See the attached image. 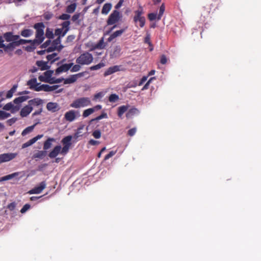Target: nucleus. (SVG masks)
I'll return each mask as SVG.
<instances>
[{
	"label": "nucleus",
	"mask_w": 261,
	"mask_h": 261,
	"mask_svg": "<svg viewBox=\"0 0 261 261\" xmlns=\"http://www.w3.org/2000/svg\"><path fill=\"white\" fill-rule=\"evenodd\" d=\"M46 109L48 111L55 113L60 110V107L56 102H49L46 105Z\"/></svg>",
	"instance_id": "16"
},
{
	"label": "nucleus",
	"mask_w": 261,
	"mask_h": 261,
	"mask_svg": "<svg viewBox=\"0 0 261 261\" xmlns=\"http://www.w3.org/2000/svg\"><path fill=\"white\" fill-rule=\"evenodd\" d=\"M76 115H79V111L70 110L65 114L64 118L67 121L72 122L76 118Z\"/></svg>",
	"instance_id": "12"
},
{
	"label": "nucleus",
	"mask_w": 261,
	"mask_h": 261,
	"mask_svg": "<svg viewBox=\"0 0 261 261\" xmlns=\"http://www.w3.org/2000/svg\"><path fill=\"white\" fill-rule=\"evenodd\" d=\"M136 132V128H133L130 129L127 133L128 135L129 136H133Z\"/></svg>",
	"instance_id": "63"
},
{
	"label": "nucleus",
	"mask_w": 261,
	"mask_h": 261,
	"mask_svg": "<svg viewBox=\"0 0 261 261\" xmlns=\"http://www.w3.org/2000/svg\"><path fill=\"white\" fill-rule=\"evenodd\" d=\"M148 18L150 21H153L156 18H158V15L154 13H151L148 14Z\"/></svg>",
	"instance_id": "51"
},
{
	"label": "nucleus",
	"mask_w": 261,
	"mask_h": 261,
	"mask_svg": "<svg viewBox=\"0 0 261 261\" xmlns=\"http://www.w3.org/2000/svg\"><path fill=\"white\" fill-rule=\"evenodd\" d=\"M18 175V173H14L11 174L6 175L0 178V182L5 180H8L13 178Z\"/></svg>",
	"instance_id": "36"
},
{
	"label": "nucleus",
	"mask_w": 261,
	"mask_h": 261,
	"mask_svg": "<svg viewBox=\"0 0 261 261\" xmlns=\"http://www.w3.org/2000/svg\"><path fill=\"white\" fill-rule=\"evenodd\" d=\"M46 155V151L45 150L38 151L33 155L34 159H43Z\"/></svg>",
	"instance_id": "30"
},
{
	"label": "nucleus",
	"mask_w": 261,
	"mask_h": 261,
	"mask_svg": "<svg viewBox=\"0 0 261 261\" xmlns=\"http://www.w3.org/2000/svg\"><path fill=\"white\" fill-rule=\"evenodd\" d=\"M112 9V4L111 3H106L103 6L101 13L107 14Z\"/></svg>",
	"instance_id": "31"
},
{
	"label": "nucleus",
	"mask_w": 261,
	"mask_h": 261,
	"mask_svg": "<svg viewBox=\"0 0 261 261\" xmlns=\"http://www.w3.org/2000/svg\"><path fill=\"white\" fill-rule=\"evenodd\" d=\"M91 105V100L89 97H81L74 100L70 105L72 108L78 109Z\"/></svg>",
	"instance_id": "6"
},
{
	"label": "nucleus",
	"mask_w": 261,
	"mask_h": 261,
	"mask_svg": "<svg viewBox=\"0 0 261 261\" xmlns=\"http://www.w3.org/2000/svg\"><path fill=\"white\" fill-rule=\"evenodd\" d=\"M43 137V135H38L37 136L34 137L28 142H25L22 145V148H25L29 147L34 143H35L38 140L41 139Z\"/></svg>",
	"instance_id": "23"
},
{
	"label": "nucleus",
	"mask_w": 261,
	"mask_h": 261,
	"mask_svg": "<svg viewBox=\"0 0 261 261\" xmlns=\"http://www.w3.org/2000/svg\"><path fill=\"white\" fill-rule=\"evenodd\" d=\"M61 146L60 145L56 146L52 151H51L48 156L50 158L53 159L56 157L60 153H61Z\"/></svg>",
	"instance_id": "22"
},
{
	"label": "nucleus",
	"mask_w": 261,
	"mask_h": 261,
	"mask_svg": "<svg viewBox=\"0 0 261 261\" xmlns=\"http://www.w3.org/2000/svg\"><path fill=\"white\" fill-rule=\"evenodd\" d=\"M46 187V182L43 181L40 183L39 186L36 187L29 191L30 194H40Z\"/></svg>",
	"instance_id": "11"
},
{
	"label": "nucleus",
	"mask_w": 261,
	"mask_h": 261,
	"mask_svg": "<svg viewBox=\"0 0 261 261\" xmlns=\"http://www.w3.org/2000/svg\"><path fill=\"white\" fill-rule=\"evenodd\" d=\"M50 43H51V41L49 39V40H46L44 43H43L41 45V47L42 48H46L50 44Z\"/></svg>",
	"instance_id": "62"
},
{
	"label": "nucleus",
	"mask_w": 261,
	"mask_h": 261,
	"mask_svg": "<svg viewBox=\"0 0 261 261\" xmlns=\"http://www.w3.org/2000/svg\"><path fill=\"white\" fill-rule=\"evenodd\" d=\"M70 146L64 145L63 147L61 149V153L62 154H66L69 151Z\"/></svg>",
	"instance_id": "55"
},
{
	"label": "nucleus",
	"mask_w": 261,
	"mask_h": 261,
	"mask_svg": "<svg viewBox=\"0 0 261 261\" xmlns=\"http://www.w3.org/2000/svg\"><path fill=\"white\" fill-rule=\"evenodd\" d=\"M125 31V29H121L120 30H117L112 34L110 37L108 38V42H111L115 38L121 36Z\"/></svg>",
	"instance_id": "21"
},
{
	"label": "nucleus",
	"mask_w": 261,
	"mask_h": 261,
	"mask_svg": "<svg viewBox=\"0 0 261 261\" xmlns=\"http://www.w3.org/2000/svg\"><path fill=\"white\" fill-rule=\"evenodd\" d=\"M76 7V5L75 3L71 4L68 6L66 8V12L69 13H73Z\"/></svg>",
	"instance_id": "40"
},
{
	"label": "nucleus",
	"mask_w": 261,
	"mask_h": 261,
	"mask_svg": "<svg viewBox=\"0 0 261 261\" xmlns=\"http://www.w3.org/2000/svg\"><path fill=\"white\" fill-rule=\"evenodd\" d=\"M70 17V16L67 14H62L59 17V19L64 20H67L69 19Z\"/></svg>",
	"instance_id": "58"
},
{
	"label": "nucleus",
	"mask_w": 261,
	"mask_h": 261,
	"mask_svg": "<svg viewBox=\"0 0 261 261\" xmlns=\"http://www.w3.org/2000/svg\"><path fill=\"white\" fill-rule=\"evenodd\" d=\"M122 17V15L120 12L117 10H115L109 15L107 21V24L108 25L115 24L120 20Z\"/></svg>",
	"instance_id": "7"
},
{
	"label": "nucleus",
	"mask_w": 261,
	"mask_h": 261,
	"mask_svg": "<svg viewBox=\"0 0 261 261\" xmlns=\"http://www.w3.org/2000/svg\"><path fill=\"white\" fill-rule=\"evenodd\" d=\"M59 86V85L49 86L48 85L42 84L41 85V87L39 89L45 92H50L58 89Z\"/></svg>",
	"instance_id": "19"
},
{
	"label": "nucleus",
	"mask_w": 261,
	"mask_h": 261,
	"mask_svg": "<svg viewBox=\"0 0 261 261\" xmlns=\"http://www.w3.org/2000/svg\"><path fill=\"white\" fill-rule=\"evenodd\" d=\"M20 34L21 36L23 37H29L33 35V31L31 29H23L21 31Z\"/></svg>",
	"instance_id": "25"
},
{
	"label": "nucleus",
	"mask_w": 261,
	"mask_h": 261,
	"mask_svg": "<svg viewBox=\"0 0 261 261\" xmlns=\"http://www.w3.org/2000/svg\"><path fill=\"white\" fill-rule=\"evenodd\" d=\"M165 6L164 4H162L160 8L159 13L158 14V20H160L165 12Z\"/></svg>",
	"instance_id": "42"
},
{
	"label": "nucleus",
	"mask_w": 261,
	"mask_h": 261,
	"mask_svg": "<svg viewBox=\"0 0 261 261\" xmlns=\"http://www.w3.org/2000/svg\"><path fill=\"white\" fill-rule=\"evenodd\" d=\"M18 175V173H14L11 174L6 175L0 178V182L5 180H8L13 178Z\"/></svg>",
	"instance_id": "37"
},
{
	"label": "nucleus",
	"mask_w": 261,
	"mask_h": 261,
	"mask_svg": "<svg viewBox=\"0 0 261 261\" xmlns=\"http://www.w3.org/2000/svg\"><path fill=\"white\" fill-rule=\"evenodd\" d=\"M121 65H114L113 66L110 67L108 68L103 73L104 76H107L111 75L115 72L121 70Z\"/></svg>",
	"instance_id": "14"
},
{
	"label": "nucleus",
	"mask_w": 261,
	"mask_h": 261,
	"mask_svg": "<svg viewBox=\"0 0 261 261\" xmlns=\"http://www.w3.org/2000/svg\"><path fill=\"white\" fill-rule=\"evenodd\" d=\"M56 141L54 138H48L44 143L43 149L44 150H47L50 148L51 146V143Z\"/></svg>",
	"instance_id": "26"
},
{
	"label": "nucleus",
	"mask_w": 261,
	"mask_h": 261,
	"mask_svg": "<svg viewBox=\"0 0 261 261\" xmlns=\"http://www.w3.org/2000/svg\"><path fill=\"white\" fill-rule=\"evenodd\" d=\"M144 43L148 44L149 46L151 47L150 48V51L153 50V46L150 41V35L149 33H147L144 38Z\"/></svg>",
	"instance_id": "39"
},
{
	"label": "nucleus",
	"mask_w": 261,
	"mask_h": 261,
	"mask_svg": "<svg viewBox=\"0 0 261 261\" xmlns=\"http://www.w3.org/2000/svg\"><path fill=\"white\" fill-rule=\"evenodd\" d=\"M53 16V14L51 12H47L44 13L43 17L46 20H50Z\"/></svg>",
	"instance_id": "48"
},
{
	"label": "nucleus",
	"mask_w": 261,
	"mask_h": 261,
	"mask_svg": "<svg viewBox=\"0 0 261 261\" xmlns=\"http://www.w3.org/2000/svg\"><path fill=\"white\" fill-rule=\"evenodd\" d=\"M36 125V124H34L33 125H31V126H28L27 127V128H25L21 133V135L22 136H25L26 135H27L28 134L32 132L35 126Z\"/></svg>",
	"instance_id": "35"
},
{
	"label": "nucleus",
	"mask_w": 261,
	"mask_h": 261,
	"mask_svg": "<svg viewBox=\"0 0 261 261\" xmlns=\"http://www.w3.org/2000/svg\"><path fill=\"white\" fill-rule=\"evenodd\" d=\"M134 15L133 16V21L135 26L140 28H143L146 23V18L144 16V11L142 6L139 5L137 10L134 11Z\"/></svg>",
	"instance_id": "2"
},
{
	"label": "nucleus",
	"mask_w": 261,
	"mask_h": 261,
	"mask_svg": "<svg viewBox=\"0 0 261 261\" xmlns=\"http://www.w3.org/2000/svg\"><path fill=\"white\" fill-rule=\"evenodd\" d=\"M3 109L6 111H9L12 109V112H14L15 110H17L18 108H16V107H14L12 102H9L4 106Z\"/></svg>",
	"instance_id": "32"
},
{
	"label": "nucleus",
	"mask_w": 261,
	"mask_h": 261,
	"mask_svg": "<svg viewBox=\"0 0 261 261\" xmlns=\"http://www.w3.org/2000/svg\"><path fill=\"white\" fill-rule=\"evenodd\" d=\"M107 46V43L104 42V38L102 37L99 41L94 45L90 49V50H93L96 49H104Z\"/></svg>",
	"instance_id": "18"
},
{
	"label": "nucleus",
	"mask_w": 261,
	"mask_h": 261,
	"mask_svg": "<svg viewBox=\"0 0 261 261\" xmlns=\"http://www.w3.org/2000/svg\"><path fill=\"white\" fill-rule=\"evenodd\" d=\"M155 80V77H151L147 82V83L145 84V85L143 86V87L142 88V90H146L147 89H148V87H149V85L150 84V83H151V82L152 81V80Z\"/></svg>",
	"instance_id": "52"
},
{
	"label": "nucleus",
	"mask_w": 261,
	"mask_h": 261,
	"mask_svg": "<svg viewBox=\"0 0 261 261\" xmlns=\"http://www.w3.org/2000/svg\"><path fill=\"white\" fill-rule=\"evenodd\" d=\"M64 79L63 78L56 79V77H53V80L51 81L50 84L60 83L64 81Z\"/></svg>",
	"instance_id": "57"
},
{
	"label": "nucleus",
	"mask_w": 261,
	"mask_h": 261,
	"mask_svg": "<svg viewBox=\"0 0 261 261\" xmlns=\"http://www.w3.org/2000/svg\"><path fill=\"white\" fill-rule=\"evenodd\" d=\"M17 203L16 202H12L9 203L7 206V208L9 209L10 211H14L16 207Z\"/></svg>",
	"instance_id": "49"
},
{
	"label": "nucleus",
	"mask_w": 261,
	"mask_h": 261,
	"mask_svg": "<svg viewBox=\"0 0 261 261\" xmlns=\"http://www.w3.org/2000/svg\"><path fill=\"white\" fill-rule=\"evenodd\" d=\"M44 35L45 37L49 39H53L54 37L53 29L47 28L46 30L45 34Z\"/></svg>",
	"instance_id": "38"
},
{
	"label": "nucleus",
	"mask_w": 261,
	"mask_h": 261,
	"mask_svg": "<svg viewBox=\"0 0 261 261\" xmlns=\"http://www.w3.org/2000/svg\"><path fill=\"white\" fill-rule=\"evenodd\" d=\"M73 63H72L62 65L61 66H59V67H58L56 69V70L55 71L56 74L58 75L61 72L67 71L68 70H69L71 68V67L73 66Z\"/></svg>",
	"instance_id": "15"
},
{
	"label": "nucleus",
	"mask_w": 261,
	"mask_h": 261,
	"mask_svg": "<svg viewBox=\"0 0 261 261\" xmlns=\"http://www.w3.org/2000/svg\"><path fill=\"white\" fill-rule=\"evenodd\" d=\"M93 60V57L91 54L87 51H85L82 54L76 59V63L81 65H89Z\"/></svg>",
	"instance_id": "5"
},
{
	"label": "nucleus",
	"mask_w": 261,
	"mask_h": 261,
	"mask_svg": "<svg viewBox=\"0 0 261 261\" xmlns=\"http://www.w3.org/2000/svg\"><path fill=\"white\" fill-rule=\"evenodd\" d=\"M32 110V107L29 105L25 106L21 110L20 115L22 117H27Z\"/></svg>",
	"instance_id": "20"
},
{
	"label": "nucleus",
	"mask_w": 261,
	"mask_h": 261,
	"mask_svg": "<svg viewBox=\"0 0 261 261\" xmlns=\"http://www.w3.org/2000/svg\"><path fill=\"white\" fill-rule=\"evenodd\" d=\"M27 85L29 87L30 89L35 91L39 92L42 91V90L39 89L41 87V85H40V83H37V79L35 77L29 80L27 83Z\"/></svg>",
	"instance_id": "9"
},
{
	"label": "nucleus",
	"mask_w": 261,
	"mask_h": 261,
	"mask_svg": "<svg viewBox=\"0 0 261 261\" xmlns=\"http://www.w3.org/2000/svg\"><path fill=\"white\" fill-rule=\"evenodd\" d=\"M63 32V29L58 28V29H57L55 30V35L56 36H58V37H60V38H61V37H62V35Z\"/></svg>",
	"instance_id": "56"
},
{
	"label": "nucleus",
	"mask_w": 261,
	"mask_h": 261,
	"mask_svg": "<svg viewBox=\"0 0 261 261\" xmlns=\"http://www.w3.org/2000/svg\"><path fill=\"white\" fill-rule=\"evenodd\" d=\"M116 153V151H110L108 154H107L105 157V159L104 160H108L109 159H110V158L112 157L113 155H114L115 154V153Z\"/></svg>",
	"instance_id": "60"
},
{
	"label": "nucleus",
	"mask_w": 261,
	"mask_h": 261,
	"mask_svg": "<svg viewBox=\"0 0 261 261\" xmlns=\"http://www.w3.org/2000/svg\"><path fill=\"white\" fill-rule=\"evenodd\" d=\"M57 56V54L56 53H53L51 55H49L46 57V58L48 61H52V62H54L55 61L58 60L59 59V58H55Z\"/></svg>",
	"instance_id": "47"
},
{
	"label": "nucleus",
	"mask_w": 261,
	"mask_h": 261,
	"mask_svg": "<svg viewBox=\"0 0 261 261\" xmlns=\"http://www.w3.org/2000/svg\"><path fill=\"white\" fill-rule=\"evenodd\" d=\"M72 139V136L71 135H69L65 137L61 141L63 145L71 146V140Z\"/></svg>",
	"instance_id": "28"
},
{
	"label": "nucleus",
	"mask_w": 261,
	"mask_h": 261,
	"mask_svg": "<svg viewBox=\"0 0 261 261\" xmlns=\"http://www.w3.org/2000/svg\"><path fill=\"white\" fill-rule=\"evenodd\" d=\"M13 40L17 42V44L15 45V48L21 45H23L26 43H30V45H28L25 47V50L27 51H32L36 48V46H38L41 43H35L33 41V40H26L21 39L19 35H17L16 36L14 37Z\"/></svg>",
	"instance_id": "4"
},
{
	"label": "nucleus",
	"mask_w": 261,
	"mask_h": 261,
	"mask_svg": "<svg viewBox=\"0 0 261 261\" xmlns=\"http://www.w3.org/2000/svg\"><path fill=\"white\" fill-rule=\"evenodd\" d=\"M17 120V118H12L10 119H8L7 121V123L9 125L11 126L12 124H13L14 123H15V122Z\"/></svg>",
	"instance_id": "61"
},
{
	"label": "nucleus",
	"mask_w": 261,
	"mask_h": 261,
	"mask_svg": "<svg viewBox=\"0 0 261 261\" xmlns=\"http://www.w3.org/2000/svg\"><path fill=\"white\" fill-rule=\"evenodd\" d=\"M36 65L40 68L41 70H47L49 68V66L47 65V62L43 61H37Z\"/></svg>",
	"instance_id": "27"
},
{
	"label": "nucleus",
	"mask_w": 261,
	"mask_h": 261,
	"mask_svg": "<svg viewBox=\"0 0 261 261\" xmlns=\"http://www.w3.org/2000/svg\"><path fill=\"white\" fill-rule=\"evenodd\" d=\"M16 35L12 32H7L4 33L3 36H0V48H3L5 53L10 57L13 55L15 45L17 44V42L13 40L14 37Z\"/></svg>",
	"instance_id": "1"
},
{
	"label": "nucleus",
	"mask_w": 261,
	"mask_h": 261,
	"mask_svg": "<svg viewBox=\"0 0 261 261\" xmlns=\"http://www.w3.org/2000/svg\"><path fill=\"white\" fill-rule=\"evenodd\" d=\"M105 66V64L103 62H100L99 64L92 66L90 67V69L91 71L96 70L100 69L101 68L104 67Z\"/></svg>",
	"instance_id": "41"
},
{
	"label": "nucleus",
	"mask_w": 261,
	"mask_h": 261,
	"mask_svg": "<svg viewBox=\"0 0 261 261\" xmlns=\"http://www.w3.org/2000/svg\"><path fill=\"white\" fill-rule=\"evenodd\" d=\"M53 73V70H48L44 72L43 74L39 75L38 79L41 82L50 84L51 81L53 80V77H52Z\"/></svg>",
	"instance_id": "8"
},
{
	"label": "nucleus",
	"mask_w": 261,
	"mask_h": 261,
	"mask_svg": "<svg viewBox=\"0 0 261 261\" xmlns=\"http://www.w3.org/2000/svg\"><path fill=\"white\" fill-rule=\"evenodd\" d=\"M17 155V153H5L0 154V164L9 162L14 159Z\"/></svg>",
	"instance_id": "10"
},
{
	"label": "nucleus",
	"mask_w": 261,
	"mask_h": 261,
	"mask_svg": "<svg viewBox=\"0 0 261 261\" xmlns=\"http://www.w3.org/2000/svg\"><path fill=\"white\" fill-rule=\"evenodd\" d=\"M121 48L120 45H116L110 52V57L112 58H117L120 56Z\"/></svg>",
	"instance_id": "17"
},
{
	"label": "nucleus",
	"mask_w": 261,
	"mask_h": 261,
	"mask_svg": "<svg viewBox=\"0 0 261 261\" xmlns=\"http://www.w3.org/2000/svg\"><path fill=\"white\" fill-rule=\"evenodd\" d=\"M119 99V96L116 94H112L109 97V100L111 102H115Z\"/></svg>",
	"instance_id": "44"
},
{
	"label": "nucleus",
	"mask_w": 261,
	"mask_h": 261,
	"mask_svg": "<svg viewBox=\"0 0 261 261\" xmlns=\"http://www.w3.org/2000/svg\"><path fill=\"white\" fill-rule=\"evenodd\" d=\"M81 65H80V64H76V65H73V66H72V68L70 69V71H71V72H77V71H79L80 70L81 68Z\"/></svg>",
	"instance_id": "54"
},
{
	"label": "nucleus",
	"mask_w": 261,
	"mask_h": 261,
	"mask_svg": "<svg viewBox=\"0 0 261 261\" xmlns=\"http://www.w3.org/2000/svg\"><path fill=\"white\" fill-rule=\"evenodd\" d=\"M92 136L95 138V139H99L101 137V132L99 130H94L92 133Z\"/></svg>",
	"instance_id": "53"
},
{
	"label": "nucleus",
	"mask_w": 261,
	"mask_h": 261,
	"mask_svg": "<svg viewBox=\"0 0 261 261\" xmlns=\"http://www.w3.org/2000/svg\"><path fill=\"white\" fill-rule=\"evenodd\" d=\"M80 16H81V14L80 13H76V14H75L72 17V18H71L72 21H73V22L76 21L77 20L79 19V18H80Z\"/></svg>",
	"instance_id": "64"
},
{
	"label": "nucleus",
	"mask_w": 261,
	"mask_h": 261,
	"mask_svg": "<svg viewBox=\"0 0 261 261\" xmlns=\"http://www.w3.org/2000/svg\"><path fill=\"white\" fill-rule=\"evenodd\" d=\"M64 47V46L62 45H60L58 47H56L55 46H53V44L51 43V45L50 46H49L47 49L46 51L47 53L52 52L55 50H57L58 51H61L62 48Z\"/></svg>",
	"instance_id": "33"
},
{
	"label": "nucleus",
	"mask_w": 261,
	"mask_h": 261,
	"mask_svg": "<svg viewBox=\"0 0 261 261\" xmlns=\"http://www.w3.org/2000/svg\"><path fill=\"white\" fill-rule=\"evenodd\" d=\"M70 24V22L69 21H65L62 23V29H63V30L65 29L62 33V37H64L66 35L67 32L69 31Z\"/></svg>",
	"instance_id": "29"
},
{
	"label": "nucleus",
	"mask_w": 261,
	"mask_h": 261,
	"mask_svg": "<svg viewBox=\"0 0 261 261\" xmlns=\"http://www.w3.org/2000/svg\"><path fill=\"white\" fill-rule=\"evenodd\" d=\"M29 106L32 107L33 106H39L43 103V100L38 98H35L28 101Z\"/></svg>",
	"instance_id": "24"
},
{
	"label": "nucleus",
	"mask_w": 261,
	"mask_h": 261,
	"mask_svg": "<svg viewBox=\"0 0 261 261\" xmlns=\"http://www.w3.org/2000/svg\"><path fill=\"white\" fill-rule=\"evenodd\" d=\"M30 208V205L29 204H25L23 205L22 208L20 210L21 213H24Z\"/></svg>",
	"instance_id": "59"
},
{
	"label": "nucleus",
	"mask_w": 261,
	"mask_h": 261,
	"mask_svg": "<svg viewBox=\"0 0 261 261\" xmlns=\"http://www.w3.org/2000/svg\"><path fill=\"white\" fill-rule=\"evenodd\" d=\"M11 116L10 113L3 111H0V120H4L9 117Z\"/></svg>",
	"instance_id": "45"
},
{
	"label": "nucleus",
	"mask_w": 261,
	"mask_h": 261,
	"mask_svg": "<svg viewBox=\"0 0 261 261\" xmlns=\"http://www.w3.org/2000/svg\"><path fill=\"white\" fill-rule=\"evenodd\" d=\"M94 112V110L92 108H89L88 109L85 110L83 113V116L84 118H86L88 116H89L90 115L92 114Z\"/></svg>",
	"instance_id": "43"
},
{
	"label": "nucleus",
	"mask_w": 261,
	"mask_h": 261,
	"mask_svg": "<svg viewBox=\"0 0 261 261\" xmlns=\"http://www.w3.org/2000/svg\"><path fill=\"white\" fill-rule=\"evenodd\" d=\"M33 28L36 30L35 38L33 40L35 43H42L45 39L44 30L45 28L43 22H38L34 24Z\"/></svg>",
	"instance_id": "3"
},
{
	"label": "nucleus",
	"mask_w": 261,
	"mask_h": 261,
	"mask_svg": "<svg viewBox=\"0 0 261 261\" xmlns=\"http://www.w3.org/2000/svg\"><path fill=\"white\" fill-rule=\"evenodd\" d=\"M108 117L107 113L103 112L99 116L96 117V118L92 119L91 121H98L100 119H102L103 118H107Z\"/></svg>",
	"instance_id": "46"
},
{
	"label": "nucleus",
	"mask_w": 261,
	"mask_h": 261,
	"mask_svg": "<svg viewBox=\"0 0 261 261\" xmlns=\"http://www.w3.org/2000/svg\"><path fill=\"white\" fill-rule=\"evenodd\" d=\"M128 106H122L118 108V116L121 118L123 114L127 110Z\"/></svg>",
	"instance_id": "34"
},
{
	"label": "nucleus",
	"mask_w": 261,
	"mask_h": 261,
	"mask_svg": "<svg viewBox=\"0 0 261 261\" xmlns=\"http://www.w3.org/2000/svg\"><path fill=\"white\" fill-rule=\"evenodd\" d=\"M61 38L60 37H58L57 38H56V39H55L52 43L53 44V46H55L56 47H58V46L61 45Z\"/></svg>",
	"instance_id": "50"
},
{
	"label": "nucleus",
	"mask_w": 261,
	"mask_h": 261,
	"mask_svg": "<svg viewBox=\"0 0 261 261\" xmlns=\"http://www.w3.org/2000/svg\"><path fill=\"white\" fill-rule=\"evenodd\" d=\"M84 72L79 73L70 76L68 78L64 80V84H69L74 83L76 81L78 77L83 76Z\"/></svg>",
	"instance_id": "13"
}]
</instances>
